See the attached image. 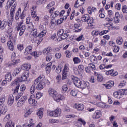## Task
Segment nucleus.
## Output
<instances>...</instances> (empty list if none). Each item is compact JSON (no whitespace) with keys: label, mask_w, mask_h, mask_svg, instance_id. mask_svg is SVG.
Masks as SVG:
<instances>
[{"label":"nucleus","mask_w":127,"mask_h":127,"mask_svg":"<svg viewBox=\"0 0 127 127\" xmlns=\"http://www.w3.org/2000/svg\"><path fill=\"white\" fill-rule=\"evenodd\" d=\"M26 100H27L26 96H22L17 102V107H18V108H21V107H22V106H23L25 103Z\"/></svg>","instance_id":"5"},{"label":"nucleus","mask_w":127,"mask_h":127,"mask_svg":"<svg viewBox=\"0 0 127 127\" xmlns=\"http://www.w3.org/2000/svg\"><path fill=\"white\" fill-rule=\"evenodd\" d=\"M16 0H8L7 2V3H8V5H9L10 6L14 3V1H15Z\"/></svg>","instance_id":"55"},{"label":"nucleus","mask_w":127,"mask_h":127,"mask_svg":"<svg viewBox=\"0 0 127 127\" xmlns=\"http://www.w3.org/2000/svg\"><path fill=\"white\" fill-rule=\"evenodd\" d=\"M51 52V47H48L47 48H46L43 50L44 54H48V53H49Z\"/></svg>","instance_id":"42"},{"label":"nucleus","mask_w":127,"mask_h":127,"mask_svg":"<svg viewBox=\"0 0 127 127\" xmlns=\"http://www.w3.org/2000/svg\"><path fill=\"white\" fill-rule=\"evenodd\" d=\"M42 97V94H41V93L40 92H38L37 93L36 95V99H40V98H41Z\"/></svg>","instance_id":"63"},{"label":"nucleus","mask_w":127,"mask_h":127,"mask_svg":"<svg viewBox=\"0 0 127 127\" xmlns=\"http://www.w3.org/2000/svg\"><path fill=\"white\" fill-rule=\"evenodd\" d=\"M61 114V109H57L54 111V117H57Z\"/></svg>","instance_id":"30"},{"label":"nucleus","mask_w":127,"mask_h":127,"mask_svg":"<svg viewBox=\"0 0 127 127\" xmlns=\"http://www.w3.org/2000/svg\"><path fill=\"white\" fill-rule=\"evenodd\" d=\"M53 58V54H49L47 55L46 57V61L48 62L51 61V60Z\"/></svg>","instance_id":"35"},{"label":"nucleus","mask_w":127,"mask_h":127,"mask_svg":"<svg viewBox=\"0 0 127 127\" xmlns=\"http://www.w3.org/2000/svg\"><path fill=\"white\" fill-rule=\"evenodd\" d=\"M48 115L50 117H54V111H48Z\"/></svg>","instance_id":"64"},{"label":"nucleus","mask_w":127,"mask_h":127,"mask_svg":"<svg viewBox=\"0 0 127 127\" xmlns=\"http://www.w3.org/2000/svg\"><path fill=\"white\" fill-rule=\"evenodd\" d=\"M88 67L90 68V70H92V71H95V70H96V66L93 64H88Z\"/></svg>","instance_id":"45"},{"label":"nucleus","mask_w":127,"mask_h":127,"mask_svg":"<svg viewBox=\"0 0 127 127\" xmlns=\"http://www.w3.org/2000/svg\"><path fill=\"white\" fill-rule=\"evenodd\" d=\"M60 12L58 11H56L55 12H52V17H53L54 18H55V17H57L58 15H60Z\"/></svg>","instance_id":"38"},{"label":"nucleus","mask_w":127,"mask_h":127,"mask_svg":"<svg viewBox=\"0 0 127 127\" xmlns=\"http://www.w3.org/2000/svg\"><path fill=\"white\" fill-rule=\"evenodd\" d=\"M123 38L119 37L118 38V39L116 40L117 43H118L119 45H121V44H123Z\"/></svg>","instance_id":"48"},{"label":"nucleus","mask_w":127,"mask_h":127,"mask_svg":"<svg viewBox=\"0 0 127 127\" xmlns=\"http://www.w3.org/2000/svg\"><path fill=\"white\" fill-rule=\"evenodd\" d=\"M31 115V109H29L28 111L25 114L24 117L25 118H27V117H29Z\"/></svg>","instance_id":"50"},{"label":"nucleus","mask_w":127,"mask_h":127,"mask_svg":"<svg viewBox=\"0 0 127 127\" xmlns=\"http://www.w3.org/2000/svg\"><path fill=\"white\" fill-rule=\"evenodd\" d=\"M6 26H7V22L5 21L0 20V29H4Z\"/></svg>","instance_id":"22"},{"label":"nucleus","mask_w":127,"mask_h":127,"mask_svg":"<svg viewBox=\"0 0 127 127\" xmlns=\"http://www.w3.org/2000/svg\"><path fill=\"white\" fill-rule=\"evenodd\" d=\"M26 24H30V25L31 26H28V28H34V26L33 25V24L32 22H30V18L27 17L26 19Z\"/></svg>","instance_id":"26"},{"label":"nucleus","mask_w":127,"mask_h":127,"mask_svg":"<svg viewBox=\"0 0 127 127\" xmlns=\"http://www.w3.org/2000/svg\"><path fill=\"white\" fill-rule=\"evenodd\" d=\"M6 111H7V108H6V106H2L1 109H0V112L1 114H2V115H5Z\"/></svg>","instance_id":"37"},{"label":"nucleus","mask_w":127,"mask_h":127,"mask_svg":"<svg viewBox=\"0 0 127 127\" xmlns=\"http://www.w3.org/2000/svg\"><path fill=\"white\" fill-rule=\"evenodd\" d=\"M5 101V96L4 95H2L0 98V106L3 105L4 102Z\"/></svg>","instance_id":"39"},{"label":"nucleus","mask_w":127,"mask_h":127,"mask_svg":"<svg viewBox=\"0 0 127 127\" xmlns=\"http://www.w3.org/2000/svg\"><path fill=\"white\" fill-rule=\"evenodd\" d=\"M25 89H26V87L25 86V85L23 84L20 87V91L24 93V91H25Z\"/></svg>","instance_id":"54"},{"label":"nucleus","mask_w":127,"mask_h":127,"mask_svg":"<svg viewBox=\"0 0 127 127\" xmlns=\"http://www.w3.org/2000/svg\"><path fill=\"white\" fill-rule=\"evenodd\" d=\"M53 99L56 101V102H59L60 101H62L63 100H65V97L63 95H61L60 94L57 93L55 95V97H53Z\"/></svg>","instance_id":"8"},{"label":"nucleus","mask_w":127,"mask_h":127,"mask_svg":"<svg viewBox=\"0 0 127 127\" xmlns=\"http://www.w3.org/2000/svg\"><path fill=\"white\" fill-rule=\"evenodd\" d=\"M86 2V0H77L74 4V8H78L79 6L83 5Z\"/></svg>","instance_id":"11"},{"label":"nucleus","mask_w":127,"mask_h":127,"mask_svg":"<svg viewBox=\"0 0 127 127\" xmlns=\"http://www.w3.org/2000/svg\"><path fill=\"white\" fill-rule=\"evenodd\" d=\"M99 31H98V30H94V31L92 32L91 34L93 36H97L99 35Z\"/></svg>","instance_id":"52"},{"label":"nucleus","mask_w":127,"mask_h":127,"mask_svg":"<svg viewBox=\"0 0 127 127\" xmlns=\"http://www.w3.org/2000/svg\"><path fill=\"white\" fill-rule=\"evenodd\" d=\"M90 16H89V14H86L83 15V16L81 18V19L83 21V22H87Z\"/></svg>","instance_id":"31"},{"label":"nucleus","mask_w":127,"mask_h":127,"mask_svg":"<svg viewBox=\"0 0 127 127\" xmlns=\"http://www.w3.org/2000/svg\"><path fill=\"white\" fill-rule=\"evenodd\" d=\"M39 29L41 32L38 34V37L42 38V37L45 36L47 31L44 29V27L43 25L40 26Z\"/></svg>","instance_id":"7"},{"label":"nucleus","mask_w":127,"mask_h":127,"mask_svg":"<svg viewBox=\"0 0 127 127\" xmlns=\"http://www.w3.org/2000/svg\"><path fill=\"white\" fill-rule=\"evenodd\" d=\"M122 11L124 13H127V5H124L122 7Z\"/></svg>","instance_id":"61"},{"label":"nucleus","mask_w":127,"mask_h":127,"mask_svg":"<svg viewBox=\"0 0 127 127\" xmlns=\"http://www.w3.org/2000/svg\"><path fill=\"white\" fill-rule=\"evenodd\" d=\"M84 35H81V36H79L78 37H77V38H76L75 40H76L77 41H81V40H84Z\"/></svg>","instance_id":"53"},{"label":"nucleus","mask_w":127,"mask_h":127,"mask_svg":"<svg viewBox=\"0 0 127 127\" xmlns=\"http://www.w3.org/2000/svg\"><path fill=\"white\" fill-rule=\"evenodd\" d=\"M84 108H85V106H84V104H78L76 106V108L78 111H83L84 110Z\"/></svg>","instance_id":"36"},{"label":"nucleus","mask_w":127,"mask_h":127,"mask_svg":"<svg viewBox=\"0 0 127 127\" xmlns=\"http://www.w3.org/2000/svg\"><path fill=\"white\" fill-rule=\"evenodd\" d=\"M37 116H38L39 119H42L43 117V110H39L38 112H37Z\"/></svg>","instance_id":"34"},{"label":"nucleus","mask_w":127,"mask_h":127,"mask_svg":"<svg viewBox=\"0 0 127 127\" xmlns=\"http://www.w3.org/2000/svg\"><path fill=\"white\" fill-rule=\"evenodd\" d=\"M70 10L69 9L67 11L66 15L64 16L63 18H60V20H59V21H61V22L59 23V24H61V23H62L64 20H66V19H67V16H69V14H70Z\"/></svg>","instance_id":"24"},{"label":"nucleus","mask_w":127,"mask_h":127,"mask_svg":"<svg viewBox=\"0 0 127 127\" xmlns=\"http://www.w3.org/2000/svg\"><path fill=\"white\" fill-rule=\"evenodd\" d=\"M70 95H71V96H73V97H76V96L77 95V92L75 90H72L70 92Z\"/></svg>","instance_id":"59"},{"label":"nucleus","mask_w":127,"mask_h":127,"mask_svg":"<svg viewBox=\"0 0 127 127\" xmlns=\"http://www.w3.org/2000/svg\"><path fill=\"white\" fill-rule=\"evenodd\" d=\"M62 90L64 92H67L68 90V86L67 85L64 84V85L62 87Z\"/></svg>","instance_id":"56"},{"label":"nucleus","mask_w":127,"mask_h":127,"mask_svg":"<svg viewBox=\"0 0 127 127\" xmlns=\"http://www.w3.org/2000/svg\"><path fill=\"white\" fill-rule=\"evenodd\" d=\"M35 84L32 85L30 88V92L31 94H34V92H35Z\"/></svg>","instance_id":"44"},{"label":"nucleus","mask_w":127,"mask_h":127,"mask_svg":"<svg viewBox=\"0 0 127 127\" xmlns=\"http://www.w3.org/2000/svg\"><path fill=\"white\" fill-rule=\"evenodd\" d=\"M9 119H10V115L9 114L6 115V117L3 119V122H7Z\"/></svg>","instance_id":"62"},{"label":"nucleus","mask_w":127,"mask_h":127,"mask_svg":"<svg viewBox=\"0 0 127 127\" xmlns=\"http://www.w3.org/2000/svg\"><path fill=\"white\" fill-rule=\"evenodd\" d=\"M89 82L87 81H80V83L78 86V88H80L81 89H85V88H87V87H89Z\"/></svg>","instance_id":"13"},{"label":"nucleus","mask_w":127,"mask_h":127,"mask_svg":"<svg viewBox=\"0 0 127 127\" xmlns=\"http://www.w3.org/2000/svg\"><path fill=\"white\" fill-rule=\"evenodd\" d=\"M96 10L95 7H92L91 8V7H88L87 8V11L89 14H91L92 12H93L94 10Z\"/></svg>","instance_id":"43"},{"label":"nucleus","mask_w":127,"mask_h":127,"mask_svg":"<svg viewBox=\"0 0 127 127\" xmlns=\"http://www.w3.org/2000/svg\"><path fill=\"white\" fill-rule=\"evenodd\" d=\"M43 40V38H41L40 37H38L37 38H34L33 41L35 42L37 44L39 45L41 43V42Z\"/></svg>","instance_id":"25"},{"label":"nucleus","mask_w":127,"mask_h":127,"mask_svg":"<svg viewBox=\"0 0 127 127\" xmlns=\"http://www.w3.org/2000/svg\"><path fill=\"white\" fill-rule=\"evenodd\" d=\"M61 71H62L61 67L58 66L56 67V73H57L58 74H60V73H61Z\"/></svg>","instance_id":"58"},{"label":"nucleus","mask_w":127,"mask_h":127,"mask_svg":"<svg viewBox=\"0 0 127 127\" xmlns=\"http://www.w3.org/2000/svg\"><path fill=\"white\" fill-rule=\"evenodd\" d=\"M68 69H69V68L68 67V65L65 64L63 70V80L66 79V77H67V72H68Z\"/></svg>","instance_id":"12"},{"label":"nucleus","mask_w":127,"mask_h":127,"mask_svg":"<svg viewBox=\"0 0 127 127\" xmlns=\"http://www.w3.org/2000/svg\"><path fill=\"white\" fill-rule=\"evenodd\" d=\"M24 17H25V13H24V11L21 13V9H19L16 12L15 19L16 20H18L19 18H20V19H23Z\"/></svg>","instance_id":"3"},{"label":"nucleus","mask_w":127,"mask_h":127,"mask_svg":"<svg viewBox=\"0 0 127 127\" xmlns=\"http://www.w3.org/2000/svg\"><path fill=\"white\" fill-rule=\"evenodd\" d=\"M28 103L32 106H37V101L35 100V97L33 95L31 96L29 98Z\"/></svg>","instance_id":"9"},{"label":"nucleus","mask_w":127,"mask_h":127,"mask_svg":"<svg viewBox=\"0 0 127 127\" xmlns=\"http://www.w3.org/2000/svg\"><path fill=\"white\" fill-rule=\"evenodd\" d=\"M13 43H15V40L12 38L7 42L8 48L11 51H13V49H14Z\"/></svg>","instance_id":"6"},{"label":"nucleus","mask_w":127,"mask_h":127,"mask_svg":"<svg viewBox=\"0 0 127 127\" xmlns=\"http://www.w3.org/2000/svg\"><path fill=\"white\" fill-rule=\"evenodd\" d=\"M71 80H72L73 83L74 84L75 86L78 88L80 83L81 80L78 77H76L74 76H71Z\"/></svg>","instance_id":"10"},{"label":"nucleus","mask_w":127,"mask_h":127,"mask_svg":"<svg viewBox=\"0 0 127 127\" xmlns=\"http://www.w3.org/2000/svg\"><path fill=\"white\" fill-rule=\"evenodd\" d=\"M31 55H32V56H34V57H35V58H36V57H38V56H39V55H38L37 54V52H36V51L33 52L31 54Z\"/></svg>","instance_id":"60"},{"label":"nucleus","mask_w":127,"mask_h":127,"mask_svg":"<svg viewBox=\"0 0 127 127\" xmlns=\"http://www.w3.org/2000/svg\"><path fill=\"white\" fill-rule=\"evenodd\" d=\"M20 82V80L19 79V78H16L15 80H14V82L13 83L14 84L15 88L14 90V94H16V93L18 94L15 98L16 101H18L19 100L20 98L23 95V91H21L20 90L18 91L19 89V83Z\"/></svg>","instance_id":"2"},{"label":"nucleus","mask_w":127,"mask_h":127,"mask_svg":"<svg viewBox=\"0 0 127 127\" xmlns=\"http://www.w3.org/2000/svg\"><path fill=\"white\" fill-rule=\"evenodd\" d=\"M102 117V112L100 110H96L93 115V119H100Z\"/></svg>","instance_id":"16"},{"label":"nucleus","mask_w":127,"mask_h":127,"mask_svg":"<svg viewBox=\"0 0 127 127\" xmlns=\"http://www.w3.org/2000/svg\"><path fill=\"white\" fill-rule=\"evenodd\" d=\"M97 106L99 108H105L106 107V103L100 102L98 103Z\"/></svg>","instance_id":"51"},{"label":"nucleus","mask_w":127,"mask_h":127,"mask_svg":"<svg viewBox=\"0 0 127 127\" xmlns=\"http://www.w3.org/2000/svg\"><path fill=\"white\" fill-rule=\"evenodd\" d=\"M21 69L26 71H29V70L31 68V65L29 64H24L21 66Z\"/></svg>","instance_id":"17"},{"label":"nucleus","mask_w":127,"mask_h":127,"mask_svg":"<svg viewBox=\"0 0 127 127\" xmlns=\"http://www.w3.org/2000/svg\"><path fill=\"white\" fill-rule=\"evenodd\" d=\"M13 102H14V97L12 95L9 96L7 102L8 105L11 106L13 104Z\"/></svg>","instance_id":"23"},{"label":"nucleus","mask_w":127,"mask_h":127,"mask_svg":"<svg viewBox=\"0 0 127 127\" xmlns=\"http://www.w3.org/2000/svg\"><path fill=\"white\" fill-rule=\"evenodd\" d=\"M20 71H21V69L20 68L15 69L13 72V76H14V77H15V76H16V75H17V74H18V73L20 72Z\"/></svg>","instance_id":"41"},{"label":"nucleus","mask_w":127,"mask_h":127,"mask_svg":"<svg viewBox=\"0 0 127 127\" xmlns=\"http://www.w3.org/2000/svg\"><path fill=\"white\" fill-rule=\"evenodd\" d=\"M11 59L12 65H15L17 64V63H20V60L16 59V58L11 57Z\"/></svg>","instance_id":"27"},{"label":"nucleus","mask_w":127,"mask_h":127,"mask_svg":"<svg viewBox=\"0 0 127 127\" xmlns=\"http://www.w3.org/2000/svg\"><path fill=\"white\" fill-rule=\"evenodd\" d=\"M46 69L47 71H50L51 70V66H52V63H49L46 65Z\"/></svg>","instance_id":"49"},{"label":"nucleus","mask_w":127,"mask_h":127,"mask_svg":"<svg viewBox=\"0 0 127 127\" xmlns=\"http://www.w3.org/2000/svg\"><path fill=\"white\" fill-rule=\"evenodd\" d=\"M73 61L74 64H78L81 62V60L78 57H74L73 58Z\"/></svg>","instance_id":"40"},{"label":"nucleus","mask_w":127,"mask_h":127,"mask_svg":"<svg viewBox=\"0 0 127 127\" xmlns=\"http://www.w3.org/2000/svg\"><path fill=\"white\" fill-rule=\"evenodd\" d=\"M58 35L64 40L66 39V38L69 36V34L66 33H64V29H61L58 31Z\"/></svg>","instance_id":"4"},{"label":"nucleus","mask_w":127,"mask_h":127,"mask_svg":"<svg viewBox=\"0 0 127 127\" xmlns=\"http://www.w3.org/2000/svg\"><path fill=\"white\" fill-rule=\"evenodd\" d=\"M114 81H111V82H108L105 85V87L106 89H111L114 86Z\"/></svg>","instance_id":"32"},{"label":"nucleus","mask_w":127,"mask_h":127,"mask_svg":"<svg viewBox=\"0 0 127 127\" xmlns=\"http://www.w3.org/2000/svg\"><path fill=\"white\" fill-rule=\"evenodd\" d=\"M32 52V47L31 46H28L25 49V55H28V54H31Z\"/></svg>","instance_id":"20"},{"label":"nucleus","mask_w":127,"mask_h":127,"mask_svg":"<svg viewBox=\"0 0 127 127\" xmlns=\"http://www.w3.org/2000/svg\"><path fill=\"white\" fill-rule=\"evenodd\" d=\"M29 77V71H25L23 75L21 77V80L23 81H27V78Z\"/></svg>","instance_id":"14"},{"label":"nucleus","mask_w":127,"mask_h":127,"mask_svg":"<svg viewBox=\"0 0 127 127\" xmlns=\"http://www.w3.org/2000/svg\"><path fill=\"white\" fill-rule=\"evenodd\" d=\"M90 60L91 62H95L97 60V58L95 56H92L90 57Z\"/></svg>","instance_id":"57"},{"label":"nucleus","mask_w":127,"mask_h":127,"mask_svg":"<svg viewBox=\"0 0 127 127\" xmlns=\"http://www.w3.org/2000/svg\"><path fill=\"white\" fill-rule=\"evenodd\" d=\"M5 127H14V123H13L11 120H10L6 123Z\"/></svg>","instance_id":"29"},{"label":"nucleus","mask_w":127,"mask_h":127,"mask_svg":"<svg viewBox=\"0 0 127 127\" xmlns=\"http://www.w3.org/2000/svg\"><path fill=\"white\" fill-rule=\"evenodd\" d=\"M57 94V91L56 90L52 89V88H50L49 89V96L51 97H52V98L54 97Z\"/></svg>","instance_id":"19"},{"label":"nucleus","mask_w":127,"mask_h":127,"mask_svg":"<svg viewBox=\"0 0 127 127\" xmlns=\"http://www.w3.org/2000/svg\"><path fill=\"white\" fill-rule=\"evenodd\" d=\"M5 79L6 80V81H8V82L11 81V80H12V76H11L10 73L8 72L6 74Z\"/></svg>","instance_id":"28"},{"label":"nucleus","mask_w":127,"mask_h":127,"mask_svg":"<svg viewBox=\"0 0 127 127\" xmlns=\"http://www.w3.org/2000/svg\"><path fill=\"white\" fill-rule=\"evenodd\" d=\"M32 31H33L32 35L35 37V38H36L38 37V34L37 33V30L34 29V28H31Z\"/></svg>","instance_id":"33"},{"label":"nucleus","mask_w":127,"mask_h":127,"mask_svg":"<svg viewBox=\"0 0 127 127\" xmlns=\"http://www.w3.org/2000/svg\"><path fill=\"white\" fill-rule=\"evenodd\" d=\"M25 26L22 25L21 28H17V31H18L19 33V35L20 36H21L22 35H23V33H24V31H25Z\"/></svg>","instance_id":"18"},{"label":"nucleus","mask_w":127,"mask_h":127,"mask_svg":"<svg viewBox=\"0 0 127 127\" xmlns=\"http://www.w3.org/2000/svg\"><path fill=\"white\" fill-rule=\"evenodd\" d=\"M113 96L117 99H121V98H122V96H123V93L121 91H115L113 93Z\"/></svg>","instance_id":"21"},{"label":"nucleus","mask_w":127,"mask_h":127,"mask_svg":"<svg viewBox=\"0 0 127 127\" xmlns=\"http://www.w3.org/2000/svg\"><path fill=\"white\" fill-rule=\"evenodd\" d=\"M46 83H49V81L45 79V76L43 74L40 75L34 81V85H37L36 89L39 91L45 88Z\"/></svg>","instance_id":"1"},{"label":"nucleus","mask_w":127,"mask_h":127,"mask_svg":"<svg viewBox=\"0 0 127 127\" xmlns=\"http://www.w3.org/2000/svg\"><path fill=\"white\" fill-rule=\"evenodd\" d=\"M97 80L98 81V82H102L103 81V80H104V78L103 77V75L102 74H98V75H97Z\"/></svg>","instance_id":"47"},{"label":"nucleus","mask_w":127,"mask_h":127,"mask_svg":"<svg viewBox=\"0 0 127 127\" xmlns=\"http://www.w3.org/2000/svg\"><path fill=\"white\" fill-rule=\"evenodd\" d=\"M15 7H16V5L15 4H14L10 9V18L13 20V17L14 16V13L15 12Z\"/></svg>","instance_id":"15"},{"label":"nucleus","mask_w":127,"mask_h":127,"mask_svg":"<svg viewBox=\"0 0 127 127\" xmlns=\"http://www.w3.org/2000/svg\"><path fill=\"white\" fill-rule=\"evenodd\" d=\"M36 7L33 6L32 8H31V10L32 11L31 12V15H34L35 14H36Z\"/></svg>","instance_id":"46"}]
</instances>
